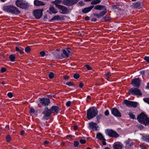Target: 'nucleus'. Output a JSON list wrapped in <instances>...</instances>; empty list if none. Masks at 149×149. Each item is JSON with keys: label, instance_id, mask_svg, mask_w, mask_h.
<instances>
[{"label": "nucleus", "instance_id": "e2e57ef3", "mask_svg": "<svg viewBox=\"0 0 149 149\" xmlns=\"http://www.w3.org/2000/svg\"><path fill=\"white\" fill-rule=\"evenodd\" d=\"M78 127L77 125H76V126H74V130H77V129L78 128Z\"/></svg>", "mask_w": 149, "mask_h": 149}, {"label": "nucleus", "instance_id": "1a4fd4ad", "mask_svg": "<svg viewBox=\"0 0 149 149\" xmlns=\"http://www.w3.org/2000/svg\"><path fill=\"white\" fill-rule=\"evenodd\" d=\"M39 99L40 103L44 106H48L50 102L48 98H40Z\"/></svg>", "mask_w": 149, "mask_h": 149}, {"label": "nucleus", "instance_id": "5701e85b", "mask_svg": "<svg viewBox=\"0 0 149 149\" xmlns=\"http://www.w3.org/2000/svg\"><path fill=\"white\" fill-rule=\"evenodd\" d=\"M94 6H91L84 8L82 9V12L85 13H87L89 12L93 7Z\"/></svg>", "mask_w": 149, "mask_h": 149}, {"label": "nucleus", "instance_id": "6e6d98bb", "mask_svg": "<svg viewBox=\"0 0 149 149\" xmlns=\"http://www.w3.org/2000/svg\"><path fill=\"white\" fill-rule=\"evenodd\" d=\"M84 86V84L82 82H81L79 84V87L81 88Z\"/></svg>", "mask_w": 149, "mask_h": 149}, {"label": "nucleus", "instance_id": "f257e3e1", "mask_svg": "<svg viewBox=\"0 0 149 149\" xmlns=\"http://www.w3.org/2000/svg\"><path fill=\"white\" fill-rule=\"evenodd\" d=\"M3 9L5 11L12 13L17 15L20 13V12L17 8L13 5L4 6L3 7Z\"/></svg>", "mask_w": 149, "mask_h": 149}, {"label": "nucleus", "instance_id": "de8ad7c7", "mask_svg": "<svg viewBox=\"0 0 149 149\" xmlns=\"http://www.w3.org/2000/svg\"><path fill=\"white\" fill-rule=\"evenodd\" d=\"M144 59L147 62H149V56H145Z\"/></svg>", "mask_w": 149, "mask_h": 149}, {"label": "nucleus", "instance_id": "f03ea898", "mask_svg": "<svg viewBox=\"0 0 149 149\" xmlns=\"http://www.w3.org/2000/svg\"><path fill=\"white\" fill-rule=\"evenodd\" d=\"M138 121L145 126L149 125V118L143 113H141L137 117Z\"/></svg>", "mask_w": 149, "mask_h": 149}, {"label": "nucleus", "instance_id": "4d7b16f0", "mask_svg": "<svg viewBox=\"0 0 149 149\" xmlns=\"http://www.w3.org/2000/svg\"><path fill=\"white\" fill-rule=\"evenodd\" d=\"M24 134V131L23 130L21 131L20 132V135L22 136H23Z\"/></svg>", "mask_w": 149, "mask_h": 149}, {"label": "nucleus", "instance_id": "412c9836", "mask_svg": "<svg viewBox=\"0 0 149 149\" xmlns=\"http://www.w3.org/2000/svg\"><path fill=\"white\" fill-rule=\"evenodd\" d=\"M34 4L36 6H43L45 4L44 2L37 0H35L34 2Z\"/></svg>", "mask_w": 149, "mask_h": 149}, {"label": "nucleus", "instance_id": "4be33fe9", "mask_svg": "<svg viewBox=\"0 0 149 149\" xmlns=\"http://www.w3.org/2000/svg\"><path fill=\"white\" fill-rule=\"evenodd\" d=\"M125 143H126V146L127 147H131V146H133L134 144L133 142H131V140L130 139H128L126 141Z\"/></svg>", "mask_w": 149, "mask_h": 149}, {"label": "nucleus", "instance_id": "4468645a", "mask_svg": "<svg viewBox=\"0 0 149 149\" xmlns=\"http://www.w3.org/2000/svg\"><path fill=\"white\" fill-rule=\"evenodd\" d=\"M63 56L65 58H67L70 56L72 55L71 53L67 49L66 50L63 49V54H62Z\"/></svg>", "mask_w": 149, "mask_h": 149}, {"label": "nucleus", "instance_id": "7ed1b4c3", "mask_svg": "<svg viewBox=\"0 0 149 149\" xmlns=\"http://www.w3.org/2000/svg\"><path fill=\"white\" fill-rule=\"evenodd\" d=\"M98 114V111L95 107L90 108L87 111V117L90 120L95 117Z\"/></svg>", "mask_w": 149, "mask_h": 149}, {"label": "nucleus", "instance_id": "603ef678", "mask_svg": "<svg viewBox=\"0 0 149 149\" xmlns=\"http://www.w3.org/2000/svg\"><path fill=\"white\" fill-rule=\"evenodd\" d=\"M86 68L88 70H90L92 69L88 65H86Z\"/></svg>", "mask_w": 149, "mask_h": 149}, {"label": "nucleus", "instance_id": "8fccbe9b", "mask_svg": "<svg viewBox=\"0 0 149 149\" xmlns=\"http://www.w3.org/2000/svg\"><path fill=\"white\" fill-rule=\"evenodd\" d=\"M30 113H34L35 111H34V110L33 109V108H31L30 109Z\"/></svg>", "mask_w": 149, "mask_h": 149}, {"label": "nucleus", "instance_id": "aec40b11", "mask_svg": "<svg viewBox=\"0 0 149 149\" xmlns=\"http://www.w3.org/2000/svg\"><path fill=\"white\" fill-rule=\"evenodd\" d=\"M49 12L50 14H55L58 12L57 10L55 9L52 6H50L49 8Z\"/></svg>", "mask_w": 149, "mask_h": 149}, {"label": "nucleus", "instance_id": "a19ab883", "mask_svg": "<svg viewBox=\"0 0 149 149\" xmlns=\"http://www.w3.org/2000/svg\"><path fill=\"white\" fill-rule=\"evenodd\" d=\"M6 139L7 142L10 141L11 140V138L10 136L8 135L6 137Z\"/></svg>", "mask_w": 149, "mask_h": 149}, {"label": "nucleus", "instance_id": "79ce46f5", "mask_svg": "<svg viewBox=\"0 0 149 149\" xmlns=\"http://www.w3.org/2000/svg\"><path fill=\"white\" fill-rule=\"evenodd\" d=\"M79 77V75L77 74H75L74 75V77L76 79H78Z\"/></svg>", "mask_w": 149, "mask_h": 149}, {"label": "nucleus", "instance_id": "7c9ffc66", "mask_svg": "<svg viewBox=\"0 0 149 149\" xmlns=\"http://www.w3.org/2000/svg\"><path fill=\"white\" fill-rule=\"evenodd\" d=\"M9 58L11 61L12 62H13L15 61V57L14 55H10L9 56Z\"/></svg>", "mask_w": 149, "mask_h": 149}, {"label": "nucleus", "instance_id": "20e7f679", "mask_svg": "<svg viewBox=\"0 0 149 149\" xmlns=\"http://www.w3.org/2000/svg\"><path fill=\"white\" fill-rule=\"evenodd\" d=\"M15 4L17 6L22 9H25L28 7V4L25 0H17Z\"/></svg>", "mask_w": 149, "mask_h": 149}, {"label": "nucleus", "instance_id": "49530a36", "mask_svg": "<svg viewBox=\"0 0 149 149\" xmlns=\"http://www.w3.org/2000/svg\"><path fill=\"white\" fill-rule=\"evenodd\" d=\"M71 103V102L70 101H68L66 102V105L67 107H69Z\"/></svg>", "mask_w": 149, "mask_h": 149}, {"label": "nucleus", "instance_id": "cd10ccee", "mask_svg": "<svg viewBox=\"0 0 149 149\" xmlns=\"http://www.w3.org/2000/svg\"><path fill=\"white\" fill-rule=\"evenodd\" d=\"M101 1V0H93L91 2V4L92 5L97 4L100 3Z\"/></svg>", "mask_w": 149, "mask_h": 149}, {"label": "nucleus", "instance_id": "69168bd1", "mask_svg": "<svg viewBox=\"0 0 149 149\" xmlns=\"http://www.w3.org/2000/svg\"><path fill=\"white\" fill-rule=\"evenodd\" d=\"M61 144L63 146H64L65 145V143L64 142H62Z\"/></svg>", "mask_w": 149, "mask_h": 149}, {"label": "nucleus", "instance_id": "0e129e2a", "mask_svg": "<svg viewBox=\"0 0 149 149\" xmlns=\"http://www.w3.org/2000/svg\"><path fill=\"white\" fill-rule=\"evenodd\" d=\"M85 19L86 20H88L89 19V17L87 16L85 17Z\"/></svg>", "mask_w": 149, "mask_h": 149}, {"label": "nucleus", "instance_id": "5fc2aeb1", "mask_svg": "<svg viewBox=\"0 0 149 149\" xmlns=\"http://www.w3.org/2000/svg\"><path fill=\"white\" fill-rule=\"evenodd\" d=\"M6 69L5 68H2L1 69V71L2 72H4L6 71Z\"/></svg>", "mask_w": 149, "mask_h": 149}, {"label": "nucleus", "instance_id": "72a5a7b5", "mask_svg": "<svg viewBox=\"0 0 149 149\" xmlns=\"http://www.w3.org/2000/svg\"><path fill=\"white\" fill-rule=\"evenodd\" d=\"M49 77L50 79H52L54 77V74L52 72H51L49 74Z\"/></svg>", "mask_w": 149, "mask_h": 149}, {"label": "nucleus", "instance_id": "052dcab7", "mask_svg": "<svg viewBox=\"0 0 149 149\" xmlns=\"http://www.w3.org/2000/svg\"><path fill=\"white\" fill-rule=\"evenodd\" d=\"M140 73L142 75H143L144 74L145 71L144 70H142L141 71H140Z\"/></svg>", "mask_w": 149, "mask_h": 149}, {"label": "nucleus", "instance_id": "a878e982", "mask_svg": "<svg viewBox=\"0 0 149 149\" xmlns=\"http://www.w3.org/2000/svg\"><path fill=\"white\" fill-rule=\"evenodd\" d=\"M94 8L96 10H102L103 9L104 10V9H106L105 8V6L101 5H98L95 6Z\"/></svg>", "mask_w": 149, "mask_h": 149}, {"label": "nucleus", "instance_id": "f8f14e48", "mask_svg": "<svg viewBox=\"0 0 149 149\" xmlns=\"http://www.w3.org/2000/svg\"><path fill=\"white\" fill-rule=\"evenodd\" d=\"M96 138L99 139L100 140L102 141V142L103 145H106V140L101 133H97Z\"/></svg>", "mask_w": 149, "mask_h": 149}, {"label": "nucleus", "instance_id": "9b49d317", "mask_svg": "<svg viewBox=\"0 0 149 149\" xmlns=\"http://www.w3.org/2000/svg\"><path fill=\"white\" fill-rule=\"evenodd\" d=\"M33 13L34 17L37 19H39L42 15V10L40 9L35 10Z\"/></svg>", "mask_w": 149, "mask_h": 149}, {"label": "nucleus", "instance_id": "c756f323", "mask_svg": "<svg viewBox=\"0 0 149 149\" xmlns=\"http://www.w3.org/2000/svg\"><path fill=\"white\" fill-rule=\"evenodd\" d=\"M61 17L59 15H56L54 16L52 19H51V21L53 20H60L61 19Z\"/></svg>", "mask_w": 149, "mask_h": 149}, {"label": "nucleus", "instance_id": "6e6552de", "mask_svg": "<svg viewBox=\"0 0 149 149\" xmlns=\"http://www.w3.org/2000/svg\"><path fill=\"white\" fill-rule=\"evenodd\" d=\"M58 8L59 10V12L61 14H66L70 13L67 8L63 5L60 6Z\"/></svg>", "mask_w": 149, "mask_h": 149}, {"label": "nucleus", "instance_id": "338daca9", "mask_svg": "<svg viewBox=\"0 0 149 149\" xmlns=\"http://www.w3.org/2000/svg\"><path fill=\"white\" fill-rule=\"evenodd\" d=\"M147 87L148 88H149V83H148Z\"/></svg>", "mask_w": 149, "mask_h": 149}, {"label": "nucleus", "instance_id": "b1692460", "mask_svg": "<svg viewBox=\"0 0 149 149\" xmlns=\"http://www.w3.org/2000/svg\"><path fill=\"white\" fill-rule=\"evenodd\" d=\"M61 0H55V1H52V3H54L56 7L57 8H58L61 5H59L58 4L61 3Z\"/></svg>", "mask_w": 149, "mask_h": 149}, {"label": "nucleus", "instance_id": "774afa93", "mask_svg": "<svg viewBox=\"0 0 149 149\" xmlns=\"http://www.w3.org/2000/svg\"><path fill=\"white\" fill-rule=\"evenodd\" d=\"M104 149H110L109 148L107 147L105 148Z\"/></svg>", "mask_w": 149, "mask_h": 149}, {"label": "nucleus", "instance_id": "09e8293b", "mask_svg": "<svg viewBox=\"0 0 149 149\" xmlns=\"http://www.w3.org/2000/svg\"><path fill=\"white\" fill-rule=\"evenodd\" d=\"M138 127L140 129H142L143 128V127L141 125L139 124L137 125Z\"/></svg>", "mask_w": 149, "mask_h": 149}, {"label": "nucleus", "instance_id": "ddd939ff", "mask_svg": "<svg viewBox=\"0 0 149 149\" xmlns=\"http://www.w3.org/2000/svg\"><path fill=\"white\" fill-rule=\"evenodd\" d=\"M112 114L114 116L120 117L121 116V113L116 108H113L111 110Z\"/></svg>", "mask_w": 149, "mask_h": 149}, {"label": "nucleus", "instance_id": "58836bf2", "mask_svg": "<svg viewBox=\"0 0 149 149\" xmlns=\"http://www.w3.org/2000/svg\"><path fill=\"white\" fill-rule=\"evenodd\" d=\"M40 54L42 56H44L46 54V53L45 51H42L40 52Z\"/></svg>", "mask_w": 149, "mask_h": 149}, {"label": "nucleus", "instance_id": "bb28decb", "mask_svg": "<svg viewBox=\"0 0 149 149\" xmlns=\"http://www.w3.org/2000/svg\"><path fill=\"white\" fill-rule=\"evenodd\" d=\"M63 4L67 6H71L70 0H64L63 2Z\"/></svg>", "mask_w": 149, "mask_h": 149}, {"label": "nucleus", "instance_id": "0eeeda50", "mask_svg": "<svg viewBox=\"0 0 149 149\" xmlns=\"http://www.w3.org/2000/svg\"><path fill=\"white\" fill-rule=\"evenodd\" d=\"M124 103L127 107H133L135 108L137 106V103L136 102L130 101L127 100H125L124 101Z\"/></svg>", "mask_w": 149, "mask_h": 149}, {"label": "nucleus", "instance_id": "a211bd4d", "mask_svg": "<svg viewBox=\"0 0 149 149\" xmlns=\"http://www.w3.org/2000/svg\"><path fill=\"white\" fill-rule=\"evenodd\" d=\"M51 113L50 109H48V108L46 107L44 111L42 113V114L46 116H49Z\"/></svg>", "mask_w": 149, "mask_h": 149}, {"label": "nucleus", "instance_id": "680f3d73", "mask_svg": "<svg viewBox=\"0 0 149 149\" xmlns=\"http://www.w3.org/2000/svg\"><path fill=\"white\" fill-rule=\"evenodd\" d=\"M91 20L92 21H93V22H95L97 20V19L96 18H93L92 19H91Z\"/></svg>", "mask_w": 149, "mask_h": 149}, {"label": "nucleus", "instance_id": "c03bdc74", "mask_svg": "<svg viewBox=\"0 0 149 149\" xmlns=\"http://www.w3.org/2000/svg\"><path fill=\"white\" fill-rule=\"evenodd\" d=\"M79 141L81 144H85L86 143V140L83 139H81Z\"/></svg>", "mask_w": 149, "mask_h": 149}, {"label": "nucleus", "instance_id": "dca6fc26", "mask_svg": "<svg viewBox=\"0 0 149 149\" xmlns=\"http://www.w3.org/2000/svg\"><path fill=\"white\" fill-rule=\"evenodd\" d=\"M98 127L97 125L95 123L91 122L89 123V128L93 131L96 130Z\"/></svg>", "mask_w": 149, "mask_h": 149}, {"label": "nucleus", "instance_id": "2f4dec72", "mask_svg": "<svg viewBox=\"0 0 149 149\" xmlns=\"http://www.w3.org/2000/svg\"><path fill=\"white\" fill-rule=\"evenodd\" d=\"M129 115L130 118L131 119H134L136 118L135 116L133 115L132 112H130L129 113Z\"/></svg>", "mask_w": 149, "mask_h": 149}, {"label": "nucleus", "instance_id": "2eb2a0df", "mask_svg": "<svg viewBox=\"0 0 149 149\" xmlns=\"http://www.w3.org/2000/svg\"><path fill=\"white\" fill-rule=\"evenodd\" d=\"M107 13V10L106 9H104V10L99 13H94V16L98 18H101L105 15Z\"/></svg>", "mask_w": 149, "mask_h": 149}, {"label": "nucleus", "instance_id": "6ab92c4d", "mask_svg": "<svg viewBox=\"0 0 149 149\" xmlns=\"http://www.w3.org/2000/svg\"><path fill=\"white\" fill-rule=\"evenodd\" d=\"M52 113H58L60 110L59 108L57 106H54L52 107L50 109Z\"/></svg>", "mask_w": 149, "mask_h": 149}, {"label": "nucleus", "instance_id": "13d9d810", "mask_svg": "<svg viewBox=\"0 0 149 149\" xmlns=\"http://www.w3.org/2000/svg\"><path fill=\"white\" fill-rule=\"evenodd\" d=\"M69 76L67 75H64L63 76V78L65 79H67L69 78Z\"/></svg>", "mask_w": 149, "mask_h": 149}, {"label": "nucleus", "instance_id": "37998d69", "mask_svg": "<svg viewBox=\"0 0 149 149\" xmlns=\"http://www.w3.org/2000/svg\"><path fill=\"white\" fill-rule=\"evenodd\" d=\"M66 84L69 86H70L73 85V83L72 82H66Z\"/></svg>", "mask_w": 149, "mask_h": 149}, {"label": "nucleus", "instance_id": "393cba45", "mask_svg": "<svg viewBox=\"0 0 149 149\" xmlns=\"http://www.w3.org/2000/svg\"><path fill=\"white\" fill-rule=\"evenodd\" d=\"M133 5L135 8L138 9H140L142 7V5L139 2L134 3Z\"/></svg>", "mask_w": 149, "mask_h": 149}, {"label": "nucleus", "instance_id": "9d476101", "mask_svg": "<svg viewBox=\"0 0 149 149\" xmlns=\"http://www.w3.org/2000/svg\"><path fill=\"white\" fill-rule=\"evenodd\" d=\"M141 83L140 79L139 77L134 79L132 81V84L133 86L137 87L140 86Z\"/></svg>", "mask_w": 149, "mask_h": 149}, {"label": "nucleus", "instance_id": "ea45409f", "mask_svg": "<svg viewBox=\"0 0 149 149\" xmlns=\"http://www.w3.org/2000/svg\"><path fill=\"white\" fill-rule=\"evenodd\" d=\"M79 144V143L78 141H75L74 142V145L75 147H77L78 146Z\"/></svg>", "mask_w": 149, "mask_h": 149}, {"label": "nucleus", "instance_id": "864d4df0", "mask_svg": "<svg viewBox=\"0 0 149 149\" xmlns=\"http://www.w3.org/2000/svg\"><path fill=\"white\" fill-rule=\"evenodd\" d=\"M49 118V116H44L43 118L42 119L44 120H48Z\"/></svg>", "mask_w": 149, "mask_h": 149}, {"label": "nucleus", "instance_id": "c85d7f7f", "mask_svg": "<svg viewBox=\"0 0 149 149\" xmlns=\"http://www.w3.org/2000/svg\"><path fill=\"white\" fill-rule=\"evenodd\" d=\"M143 140L147 142H149V136H146L142 137Z\"/></svg>", "mask_w": 149, "mask_h": 149}, {"label": "nucleus", "instance_id": "f3484780", "mask_svg": "<svg viewBox=\"0 0 149 149\" xmlns=\"http://www.w3.org/2000/svg\"><path fill=\"white\" fill-rule=\"evenodd\" d=\"M123 146V144L120 142H115L113 145L114 149H122Z\"/></svg>", "mask_w": 149, "mask_h": 149}, {"label": "nucleus", "instance_id": "e433bc0d", "mask_svg": "<svg viewBox=\"0 0 149 149\" xmlns=\"http://www.w3.org/2000/svg\"><path fill=\"white\" fill-rule=\"evenodd\" d=\"M143 101L149 104V98H145L143 99Z\"/></svg>", "mask_w": 149, "mask_h": 149}, {"label": "nucleus", "instance_id": "a18cd8bd", "mask_svg": "<svg viewBox=\"0 0 149 149\" xmlns=\"http://www.w3.org/2000/svg\"><path fill=\"white\" fill-rule=\"evenodd\" d=\"M8 96L10 98H11L13 96V94L11 92L8 93L7 94Z\"/></svg>", "mask_w": 149, "mask_h": 149}, {"label": "nucleus", "instance_id": "bf43d9fd", "mask_svg": "<svg viewBox=\"0 0 149 149\" xmlns=\"http://www.w3.org/2000/svg\"><path fill=\"white\" fill-rule=\"evenodd\" d=\"M49 143V142L47 141H45L44 142V144L46 146Z\"/></svg>", "mask_w": 149, "mask_h": 149}, {"label": "nucleus", "instance_id": "39448f33", "mask_svg": "<svg viewBox=\"0 0 149 149\" xmlns=\"http://www.w3.org/2000/svg\"><path fill=\"white\" fill-rule=\"evenodd\" d=\"M107 135L110 137L116 138L119 136V135L112 130L107 129L105 131Z\"/></svg>", "mask_w": 149, "mask_h": 149}, {"label": "nucleus", "instance_id": "423d86ee", "mask_svg": "<svg viewBox=\"0 0 149 149\" xmlns=\"http://www.w3.org/2000/svg\"><path fill=\"white\" fill-rule=\"evenodd\" d=\"M129 92L132 95H134L140 96L142 95L141 91L137 88H132L129 91Z\"/></svg>", "mask_w": 149, "mask_h": 149}, {"label": "nucleus", "instance_id": "4c0bfd02", "mask_svg": "<svg viewBox=\"0 0 149 149\" xmlns=\"http://www.w3.org/2000/svg\"><path fill=\"white\" fill-rule=\"evenodd\" d=\"M31 50V49L29 47H27L25 48V51L27 53L29 52Z\"/></svg>", "mask_w": 149, "mask_h": 149}, {"label": "nucleus", "instance_id": "c9c22d12", "mask_svg": "<svg viewBox=\"0 0 149 149\" xmlns=\"http://www.w3.org/2000/svg\"><path fill=\"white\" fill-rule=\"evenodd\" d=\"M111 73L110 72H108L106 74L105 77L107 80H108L109 78L111 76Z\"/></svg>", "mask_w": 149, "mask_h": 149}, {"label": "nucleus", "instance_id": "f704fd0d", "mask_svg": "<svg viewBox=\"0 0 149 149\" xmlns=\"http://www.w3.org/2000/svg\"><path fill=\"white\" fill-rule=\"evenodd\" d=\"M102 117V115L101 114L98 115L96 117V118L98 122H99L100 120Z\"/></svg>", "mask_w": 149, "mask_h": 149}, {"label": "nucleus", "instance_id": "3c124183", "mask_svg": "<svg viewBox=\"0 0 149 149\" xmlns=\"http://www.w3.org/2000/svg\"><path fill=\"white\" fill-rule=\"evenodd\" d=\"M104 114L105 116H107L109 114V112L108 110H106Z\"/></svg>", "mask_w": 149, "mask_h": 149}, {"label": "nucleus", "instance_id": "473e14b6", "mask_svg": "<svg viewBox=\"0 0 149 149\" xmlns=\"http://www.w3.org/2000/svg\"><path fill=\"white\" fill-rule=\"evenodd\" d=\"M15 49L17 51H18L19 52V53L20 54H22L24 53V51L23 50H21L18 47H15Z\"/></svg>", "mask_w": 149, "mask_h": 149}]
</instances>
